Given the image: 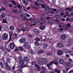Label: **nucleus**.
<instances>
[{
  "label": "nucleus",
  "instance_id": "obj_42",
  "mask_svg": "<svg viewBox=\"0 0 73 73\" xmlns=\"http://www.w3.org/2000/svg\"><path fill=\"white\" fill-rule=\"evenodd\" d=\"M34 22L35 23H34V25H35L36 24H37L38 23V20H36L34 21Z\"/></svg>",
  "mask_w": 73,
  "mask_h": 73
},
{
  "label": "nucleus",
  "instance_id": "obj_52",
  "mask_svg": "<svg viewBox=\"0 0 73 73\" xmlns=\"http://www.w3.org/2000/svg\"><path fill=\"white\" fill-rule=\"evenodd\" d=\"M35 67H36L37 68L38 67H39V66H38V65L37 64L35 65Z\"/></svg>",
  "mask_w": 73,
  "mask_h": 73
},
{
  "label": "nucleus",
  "instance_id": "obj_19",
  "mask_svg": "<svg viewBox=\"0 0 73 73\" xmlns=\"http://www.w3.org/2000/svg\"><path fill=\"white\" fill-rule=\"evenodd\" d=\"M36 64V62H32V63L31 64V63H28V65H29V64H32V66H33V65H35Z\"/></svg>",
  "mask_w": 73,
  "mask_h": 73
},
{
  "label": "nucleus",
  "instance_id": "obj_16",
  "mask_svg": "<svg viewBox=\"0 0 73 73\" xmlns=\"http://www.w3.org/2000/svg\"><path fill=\"white\" fill-rule=\"evenodd\" d=\"M38 53L39 54H41L43 53H44V50H40L38 51Z\"/></svg>",
  "mask_w": 73,
  "mask_h": 73
},
{
  "label": "nucleus",
  "instance_id": "obj_17",
  "mask_svg": "<svg viewBox=\"0 0 73 73\" xmlns=\"http://www.w3.org/2000/svg\"><path fill=\"white\" fill-rule=\"evenodd\" d=\"M34 31L36 34H38L39 33V31L37 29H35Z\"/></svg>",
  "mask_w": 73,
  "mask_h": 73
},
{
  "label": "nucleus",
  "instance_id": "obj_44",
  "mask_svg": "<svg viewBox=\"0 0 73 73\" xmlns=\"http://www.w3.org/2000/svg\"><path fill=\"white\" fill-rule=\"evenodd\" d=\"M29 21H33L34 20V19L33 18H30L29 19Z\"/></svg>",
  "mask_w": 73,
  "mask_h": 73
},
{
  "label": "nucleus",
  "instance_id": "obj_40",
  "mask_svg": "<svg viewBox=\"0 0 73 73\" xmlns=\"http://www.w3.org/2000/svg\"><path fill=\"white\" fill-rule=\"evenodd\" d=\"M53 64H55V65H58V62H57L56 61H53Z\"/></svg>",
  "mask_w": 73,
  "mask_h": 73
},
{
  "label": "nucleus",
  "instance_id": "obj_58",
  "mask_svg": "<svg viewBox=\"0 0 73 73\" xmlns=\"http://www.w3.org/2000/svg\"><path fill=\"white\" fill-rule=\"evenodd\" d=\"M28 36L30 38H32L33 37V36H31V35H28Z\"/></svg>",
  "mask_w": 73,
  "mask_h": 73
},
{
  "label": "nucleus",
  "instance_id": "obj_25",
  "mask_svg": "<svg viewBox=\"0 0 73 73\" xmlns=\"http://www.w3.org/2000/svg\"><path fill=\"white\" fill-rule=\"evenodd\" d=\"M45 10H46V11H49V10H50V8H49V7L46 6L45 7Z\"/></svg>",
  "mask_w": 73,
  "mask_h": 73
},
{
  "label": "nucleus",
  "instance_id": "obj_31",
  "mask_svg": "<svg viewBox=\"0 0 73 73\" xmlns=\"http://www.w3.org/2000/svg\"><path fill=\"white\" fill-rule=\"evenodd\" d=\"M6 60L7 62H10L11 61V59H10L9 58H7L6 59Z\"/></svg>",
  "mask_w": 73,
  "mask_h": 73
},
{
  "label": "nucleus",
  "instance_id": "obj_61",
  "mask_svg": "<svg viewBox=\"0 0 73 73\" xmlns=\"http://www.w3.org/2000/svg\"><path fill=\"white\" fill-rule=\"evenodd\" d=\"M58 71H59L58 69H56V70H55V72L56 73H57V72H58Z\"/></svg>",
  "mask_w": 73,
  "mask_h": 73
},
{
  "label": "nucleus",
  "instance_id": "obj_21",
  "mask_svg": "<svg viewBox=\"0 0 73 73\" xmlns=\"http://www.w3.org/2000/svg\"><path fill=\"white\" fill-rule=\"evenodd\" d=\"M24 61L25 62H28L29 61V59L27 57H25L24 58Z\"/></svg>",
  "mask_w": 73,
  "mask_h": 73
},
{
  "label": "nucleus",
  "instance_id": "obj_30",
  "mask_svg": "<svg viewBox=\"0 0 73 73\" xmlns=\"http://www.w3.org/2000/svg\"><path fill=\"white\" fill-rule=\"evenodd\" d=\"M19 50H21V51H23V50H24V48H23L21 47H19Z\"/></svg>",
  "mask_w": 73,
  "mask_h": 73
},
{
  "label": "nucleus",
  "instance_id": "obj_2",
  "mask_svg": "<svg viewBox=\"0 0 73 73\" xmlns=\"http://www.w3.org/2000/svg\"><path fill=\"white\" fill-rule=\"evenodd\" d=\"M17 7L19 9L21 12H24L25 11L26 9L25 7L23 6H22L21 5H18L17 6Z\"/></svg>",
  "mask_w": 73,
  "mask_h": 73
},
{
  "label": "nucleus",
  "instance_id": "obj_63",
  "mask_svg": "<svg viewBox=\"0 0 73 73\" xmlns=\"http://www.w3.org/2000/svg\"><path fill=\"white\" fill-rule=\"evenodd\" d=\"M10 18H9V17H8L7 18V20L8 21H9V20H10Z\"/></svg>",
  "mask_w": 73,
  "mask_h": 73
},
{
  "label": "nucleus",
  "instance_id": "obj_38",
  "mask_svg": "<svg viewBox=\"0 0 73 73\" xmlns=\"http://www.w3.org/2000/svg\"><path fill=\"white\" fill-rule=\"evenodd\" d=\"M56 17L58 19H60V18H61L62 17V16H61L60 15H58L56 16Z\"/></svg>",
  "mask_w": 73,
  "mask_h": 73
},
{
  "label": "nucleus",
  "instance_id": "obj_49",
  "mask_svg": "<svg viewBox=\"0 0 73 73\" xmlns=\"http://www.w3.org/2000/svg\"><path fill=\"white\" fill-rule=\"evenodd\" d=\"M11 2L13 5H16V3L13 1H12Z\"/></svg>",
  "mask_w": 73,
  "mask_h": 73
},
{
  "label": "nucleus",
  "instance_id": "obj_53",
  "mask_svg": "<svg viewBox=\"0 0 73 73\" xmlns=\"http://www.w3.org/2000/svg\"><path fill=\"white\" fill-rule=\"evenodd\" d=\"M70 54L72 56H73V50H72L71 51Z\"/></svg>",
  "mask_w": 73,
  "mask_h": 73
},
{
  "label": "nucleus",
  "instance_id": "obj_37",
  "mask_svg": "<svg viewBox=\"0 0 73 73\" xmlns=\"http://www.w3.org/2000/svg\"><path fill=\"white\" fill-rule=\"evenodd\" d=\"M3 4H4V5H7L8 4V3L7 2H5V1H3Z\"/></svg>",
  "mask_w": 73,
  "mask_h": 73
},
{
  "label": "nucleus",
  "instance_id": "obj_28",
  "mask_svg": "<svg viewBox=\"0 0 73 73\" xmlns=\"http://www.w3.org/2000/svg\"><path fill=\"white\" fill-rule=\"evenodd\" d=\"M0 65L1 68H4V64H3V63L0 62Z\"/></svg>",
  "mask_w": 73,
  "mask_h": 73
},
{
  "label": "nucleus",
  "instance_id": "obj_62",
  "mask_svg": "<svg viewBox=\"0 0 73 73\" xmlns=\"http://www.w3.org/2000/svg\"><path fill=\"white\" fill-rule=\"evenodd\" d=\"M3 17H0V20L1 21H2L3 20Z\"/></svg>",
  "mask_w": 73,
  "mask_h": 73
},
{
  "label": "nucleus",
  "instance_id": "obj_4",
  "mask_svg": "<svg viewBox=\"0 0 73 73\" xmlns=\"http://www.w3.org/2000/svg\"><path fill=\"white\" fill-rule=\"evenodd\" d=\"M27 41V39L25 38H21L19 40V41L21 43H24Z\"/></svg>",
  "mask_w": 73,
  "mask_h": 73
},
{
  "label": "nucleus",
  "instance_id": "obj_18",
  "mask_svg": "<svg viewBox=\"0 0 73 73\" xmlns=\"http://www.w3.org/2000/svg\"><path fill=\"white\" fill-rule=\"evenodd\" d=\"M47 47H48V44H47V43H45L44 45V49H46Z\"/></svg>",
  "mask_w": 73,
  "mask_h": 73
},
{
  "label": "nucleus",
  "instance_id": "obj_43",
  "mask_svg": "<svg viewBox=\"0 0 73 73\" xmlns=\"http://www.w3.org/2000/svg\"><path fill=\"white\" fill-rule=\"evenodd\" d=\"M67 46H68V47H70L71 46H72V44H66Z\"/></svg>",
  "mask_w": 73,
  "mask_h": 73
},
{
  "label": "nucleus",
  "instance_id": "obj_41",
  "mask_svg": "<svg viewBox=\"0 0 73 73\" xmlns=\"http://www.w3.org/2000/svg\"><path fill=\"white\" fill-rule=\"evenodd\" d=\"M66 25H67V26L68 27H69H69H70L71 26L70 24V23L66 24Z\"/></svg>",
  "mask_w": 73,
  "mask_h": 73
},
{
  "label": "nucleus",
  "instance_id": "obj_6",
  "mask_svg": "<svg viewBox=\"0 0 73 73\" xmlns=\"http://www.w3.org/2000/svg\"><path fill=\"white\" fill-rule=\"evenodd\" d=\"M5 65H6V69L8 70H11V67L8 65V63L6 62L5 64Z\"/></svg>",
  "mask_w": 73,
  "mask_h": 73
},
{
  "label": "nucleus",
  "instance_id": "obj_7",
  "mask_svg": "<svg viewBox=\"0 0 73 73\" xmlns=\"http://www.w3.org/2000/svg\"><path fill=\"white\" fill-rule=\"evenodd\" d=\"M10 46L11 49H13L14 48H15V44H14L13 43H11L10 44Z\"/></svg>",
  "mask_w": 73,
  "mask_h": 73
},
{
  "label": "nucleus",
  "instance_id": "obj_3",
  "mask_svg": "<svg viewBox=\"0 0 73 73\" xmlns=\"http://www.w3.org/2000/svg\"><path fill=\"white\" fill-rule=\"evenodd\" d=\"M8 37V35L7 33H4L3 35L2 38L3 40H5Z\"/></svg>",
  "mask_w": 73,
  "mask_h": 73
},
{
  "label": "nucleus",
  "instance_id": "obj_27",
  "mask_svg": "<svg viewBox=\"0 0 73 73\" xmlns=\"http://www.w3.org/2000/svg\"><path fill=\"white\" fill-rule=\"evenodd\" d=\"M10 36L12 37L13 35V32H10L9 33Z\"/></svg>",
  "mask_w": 73,
  "mask_h": 73
},
{
  "label": "nucleus",
  "instance_id": "obj_55",
  "mask_svg": "<svg viewBox=\"0 0 73 73\" xmlns=\"http://www.w3.org/2000/svg\"><path fill=\"white\" fill-rule=\"evenodd\" d=\"M9 7H12L13 5H12V4H9Z\"/></svg>",
  "mask_w": 73,
  "mask_h": 73
},
{
  "label": "nucleus",
  "instance_id": "obj_46",
  "mask_svg": "<svg viewBox=\"0 0 73 73\" xmlns=\"http://www.w3.org/2000/svg\"><path fill=\"white\" fill-rule=\"evenodd\" d=\"M54 21H56V23H59V21L58 19H56L55 20H54Z\"/></svg>",
  "mask_w": 73,
  "mask_h": 73
},
{
  "label": "nucleus",
  "instance_id": "obj_15",
  "mask_svg": "<svg viewBox=\"0 0 73 73\" xmlns=\"http://www.w3.org/2000/svg\"><path fill=\"white\" fill-rule=\"evenodd\" d=\"M19 62L21 65H23L24 64V61L23 60H21L19 61Z\"/></svg>",
  "mask_w": 73,
  "mask_h": 73
},
{
  "label": "nucleus",
  "instance_id": "obj_56",
  "mask_svg": "<svg viewBox=\"0 0 73 73\" xmlns=\"http://www.w3.org/2000/svg\"><path fill=\"white\" fill-rule=\"evenodd\" d=\"M16 33L15 32L14 33V35L15 36V37H17V34H16Z\"/></svg>",
  "mask_w": 73,
  "mask_h": 73
},
{
  "label": "nucleus",
  "instance_id": "obj_64",
  "mask_svg": "<svg viewBox=\"0 0 73 73\" xmlns=\"http://www.w3.org/2000/svg\"><path fill=\"white\" fill-rule=\"evenodd\" d=\"M69 73H73V70L70 71Z\"/></svg>",
  "mask_w": 73,
  "mask_h": 73
},
{
  "label": "nucleus",
  "instance_id": "obj_32",
  "mask_svg": "<svg viewBox=\"0 0 73 73\" xmlns=\"http://www.w3.org/2000/svg\"><path fill=\"white\" fill-rule=\"evenodd\" d=\"M69 27H68V26H66V27L64 28V29L65 31H66V30H68V29H69Z\"/></svg>",
  "mask_w": 73,
  "mask_h": 73
},
{
  "label": "nucleus",
  "instance_id": "obj_22",
  "mask_svg": "<svg viewBox=\"0 0 73 73\" xmlns=\"http://www.w3.org/2000/svg\"><path fill=\"white\" fill-rule=\"evenodd\" d=\"M22 20L23 21H28V19L27 18L23 17V18Z\"/></svg>",
  "mask_w": 73,
  "mask_h": 73
},
{
  "label": "nucleus",
  "instance_id": "obj_24",
  "mask_svg": "<svg viewBox=\"0 0 73 73\" xmlns=\"http://www.w3.org/2000/svg\"><path fill=\"white\" fill-rule=\"evenodd\" d=\"M13 18L15 19V20H18V19H19V17L17 16H13Z\"/></svg>",
  "mask_w": 73,
  "mask_h": 73
},
{
  "label": "nucleus",
  "instance_id": "obj_45",
  "mask_svg": "<svg viewBox=\"0 0 73 73\" xmlns=\"http://www.w3.org/2000/svg\"><path fill=\"white\" fill-rule=\"evenodd\" d=\"M51 9L53 11H57V9H53V8H51Z\"/></svg>",
  "mask_w": 73,
  "mask_h": 73
},
{
  "label": "nucleus",
  "instance_id": "obj_26",
  "mask_svg": "<svg viewBox=\"0 0 73 73\" xmlns=\"http://www.w3.org/2000/svg\"><path fill=\"white\" fill-rule=\"evenodd\" d=\"M52 52H50L46 54L47 56H50V55H52Z\"/></svg>",
  "mask_w": 73,
  "mask_h": 73
},
{
  "label": "nucleus",
  "instance_id": "obj_5",
  "mask_svg": "<svg viewBox=\"0 0 73 73\" xmlns=\"http://www.w3.org/2000/svg\"><path fill=\"white\" fill-rule=\"evenodd\" d=\"M60 38L63 40H64L66 38V36L65 34H63L61 35L60 36Z\"/></svg>",
  "mask_w": 73,
  "mask_h": 73
},
{
  "label": "nucleus",
  "instance_id": "obj_34",
  "mask_svg": "<svg viewBox=\"0 0 73 73\" xmlns=\"http://www.w3.org/2000/svg\"><path fill=\"white\" fill-rule=\"evenodd\" d=\"M35 44L36 45H37V46H39L40 45V44L38 42H35Z\"/></svg>",
  "mask_w": 73,
  "mask_h": 73
},
{
  "label": "nucleus",
  "instance_id": "obj_47",
  "mask_svg": "<svg viewBox=\"0 0 73 73\" xmlns=\"http://www.w3.org/2000/svg\"><path fill=\"white\" fill-rule=\"evenodd\" d=\"M41 6L42 7V8H45V5H44L43 4H42L41 5Z\"/></svg>",
  "mask_w": 73,
  "mask_h": 73
},
{
  "label": "nucleus",
  "instance_id": "obj_33",
  "mask_svg": "<svg viewBox=\"0 0 73 73\" xmlns=\"http://www.w3.org/2000/svg\"><path fill=\"white\" fill-rule=\"evenodd\" d=\"M19 69H22V68H23V65H20L19 67Z\"/></svg>",
  "mask_w": 73,
  "mask_h": 73
},
{
  "label": "nucleus",
  "instance_id": "obj_12",
  "mask_svg": "<svg viewBox=\"0 0 73 73\" xmlns=\"http://www.w3.org/2000/svg\"><path fill=\"white\" fill-rule=\"evenodd\" d=\"M12 12H14L15 13H19V11L17 9H12Z\"/></svg>",
  "mask_w": 73,
  "mask_h": 73
},
{
  "label": "nucleus",
  "instance_id": "obj_50",
  "mask_svg": "<svg viewBox=\"0 0 73 73\" xmlns=\"http://www.w3.org/2000/svg\"><path fill=\"white\" fill-rule=\"evenodd\" d=\"M33 7V8H34V9H36V10L38 9V8H37V7H36L34 6Z\"/></svg>",
  "mask_w": 73,
  "mask_h": 73
},
{
  "label": "nucleus",
  "instance_id": "obj_36",
  "mask_svg": "<svg viewBox=\"0 0 73 73\" xmlns=\"http://www.w3.org/2000/svg\"><path fill=\"white\" fill-rule=\"evenodd\" d=\"M41 68L42 70H45V68L43 66L41 67Z\"/></svg>",
  "mask_w": 73,
  "mask_h": 73
},
{
  "label": "nucleus",
  "instance_id": "obj_1",
  "mask_svg": "<svg viewBox=\"0 0 73 73\" xmlns=\"http://www.w3.org/2000/svg\"><path fill=\"white\" fill-rule=\"evenodd\" d=\"M48 62L47 59L45 58H42L38 61V64L40 65H44L46 64Z\"/></svg>",
  "mask_w": 73,
  "mask_h": 73
},
{
  "label": "nucleus",
  "instance_id": "obj_60",
  "mask_svg": "<svg viewBox=\"0 0 73 73\" xmlns=\"http://www.w3.org/2000/svg\"><path fill=\"white\" fill-rule=\"evenodd\" d=\"M18 59L19 60H21V59H22V57H21V56H19L18 57Z\"/></svg>",
  "mask_w": 73,
  "mask_h": 73
},
{
  "label": "nucleus",
  "instance_id": "obj_35",
  "mask_svg": "<svg viewBox=\"0 0 73 73\" xmlns=\"http://www.w3.org/2000/svg\"><path fill=\"white\" fill-rule=\"evenodd\" d=\"M35 40L36 41H39L40 40V38H38V37H36L35 38Z\"/></svg>",
  "mask_w": 73,
  "mask_h": 73
},
{
  "label": "nucleus",
  "instance_id": "obj_59",
  "mask_svg": "<svg viewBox=\"0 0 73 73\" xmlns=\"http://www.w3.org/2000/svg\"><path fill=\"white\" fill-rule=\"evenodd\" d=\"M37 70L38 71H39L40 70V66L37 68Z\"/></svg>",
  "mask_w": 73,
  "mask_h": 73
},
{
  "label": "nucleus",
  "instance_id": "obj_23",
  "mask_svg": "<svg viewBox=\"0 0 73 73\" xmlns=\"http://www.w3.org/2000/svg\"><path fill=\"white\" fill-rule=\"evenodd\" d=\"M3 23H6V24L8 23V22L7 21V20L5 19H4L3 21Z\"/></svg>",
  "mask_w": 73,
  "mask_h": 73
},
{
  "label": "nucleus",
  "instance_id": "obj_39",
  "mask_svg": "<svg viewBox=\"0 0 73 73\" xmlns=\"http://www.w3.org/2000/svg\"><path fill=\"white\" fill-rule=\"evenodd\" d=\"M14 28V27L12 26H11L10 27V29L11 30H13Z\"/></svg>",
  "mask_w": 73,
  "mask_h": 73
},
{
  "label": "nucleus",
  "instance_id": "obj_29",
  "mask_svg": "<svg viewBox=\"0 0 73 73\" xmlns=\"http://www.w3.org/2000/svg\"><path fill=\"white\" fill-rule=\"evenodd\" d=\"M66 10H69V11H72V9H70V8H66L65 9Z\"/></svg>",
  "mask_w": 73,
  "mask_h": 73
},
{
  "label": "nucleus",
  "instance_id": "obj_48",
  "mask_svg": "<svg viewBox=\"0 0 73 73\" xmlns=\"http://www.w3.org/2000/svg\"><path fill=\"white\" fill-rule=\"evenodd\" d=\"M5 16V14H4V13H3L2 14V18H4V17Z\"/></svg>",
  "mask_w": 73,
  "mask_h": 73
},
{
  "label": "nucleus",
  "instance_id": "obj_8",
  "mask_svg": "<svg viewBox=\"0 0 73 73\" xmlns=\"http://www.w3.org/2000/svg\"><path fill=\"white\" fill-rule=\"evenodd\" d=\"M57 54L59 56H61L63 54V51L61 50H59L57 51Z\"/></svg>",
  "mask_w": 73,
  "mask_h": 73
},
{
  "label": "nucleus",
  "instance_id": "obj_20",
  "mask_svg": "<svg viewBox=\"0 0 73 73\" xmlns=\"http://www.w3.org/2000/svg\"><path fill=\"white\" fill-rule=\"evenodd\" d=\"M66 65L67 66H71V62H68L66 63Z\"/></svg>",
  "mask_w": 73,
  "mask_h": 73
},
{
  "label": "nucleus",
  "instance_id": "obj_9",
  "mask_svg": "<svg viewBox=\"0 0 73 73\" xmlns=\"http://www.w3.org/2000/svg\"><path fill=\"white\" fill-rule=\"evenodd\" d=\"M59 63L60 64L63 65L65 64V61L62 59H60L59 60Z\"/></svg>",
  "mask_w": 73,
  "mask_h": 73
},
{
  "label": "nucleus",
  "instance_id": "obj_11",
  "mask_svg": "<svg viewBox=\"0 0 73 73\" xmlns=\"http://www.w3.org/2000/svg\"><path fill=\"white\" fill-rule=\"evenodd\" d=\"M29 29V27L28 26H27L26 27H23L22 28V31H23V32H25V31H26L28 30Z\"/></svg>",
  "mask_w": 73,
  "mask_h": 73
},
{
  "label": "nucleus",
  "instance_id": "obj_10",
  "mask_svg": "<svg viewBox=\"0 0 73 73\" xmlns=\"http://www.w3.org/2000/svg\"><path fill=\"white\" fill-rule=\"evenodd\" d=\"M57 46L59 48H63L64 47V45L61 43H58L57 44Z\"/></svg>",
  "mask_w": 73,
  "mask_h": 73
},
{
  "label": "nucleus",
  "instance_id": "obj_14",
  "mask_svg": "<svg viewBox=\"0 0 73 73\" xmlns=\"http://www.w3.org/2000/svg\"><path fill=\"white\" fill-rule=\"evenodd\" d=\"M39 28L41 30H44L45 28V26H41L39 27Z\"/></svg>",
  "mask_w": 73,
  "mask_h": 73
},
{
  "label": "nucleus",
  "instance_id": "obj_57",
  "mask_svg": "<svg viewBox=\"0 0 73 73\" xmlns=\"http://www.w3.org/2000/svg\"><path fill=\"white\" fill-rule=\"evenodd\" d=\"M53 64V61H52L50 64V65H52V64Z\"/></svg>",
  "mask_w": 73,
  "mask_h": 73
},
{
  "label": "nucleus",
  "instance_id": "obj_54",
  "mask_svg": "<svg viewBox=\"0 0 73 73\" xmlns=\"http://www.w3.org/2000/svg\"><path fill=\"white\" fill-rule=\"evenodd\" d=\"M70 41L71 42H73V38H72L70 39Z\"/></svg>",
  "mask_w": 73,
  "mask_h": 73
},
{
  "label": "nucleus",
  "instance_id": "obj_51",
  "mask_svg": "<svg viewBox=\"0 0 73 73\" xmlns=\"http://www.w3.org/2000/svg\"><path fill=\"white\" fill-rule=\"evenodd\" d=\"M52 3L53 4H55V2H56V0H52Z\"/></svg>",
  "mask_w": 73,
  "mask_h": 73
},
{
  "label": "nucleus",
  "instance_id": "obj_13",
  "mask_svg": "<svg viewBox=\"0 0 73 73\" xmlns=\"http://www.w3.org/2000/svg\"><path fill=\"white\" fill-rule=\"evenodd\" d=\"M23 4H25V5H28L29 3L27 1L25 0H23Z\"/></svg>",
  "mask_w": 73,
  "mask_h": 73
}]
</instances>
